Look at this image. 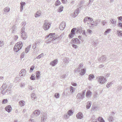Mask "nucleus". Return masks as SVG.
Here are the masks:
<instances>
[{
  "label": "nucleus",
  "instance_id": "f257e3e1",
  "mask_svg": "<svg viewBox=\"0 0 122 122\" xmlns=\"http://www.w3.org/2000/svg\"><path fill=\"white\" fill-rule=\"evenodd\" d=\"M23 46V44L21 42H18L15 45L14 48V51L15 52H17Z\"/></svg>",
  "mask_w": 122,
  "mask_h": 122
},
{
  "label": "nucleus",
  "instance_id": "f03ea898",
  "mask_svg": "<svg viewBox=\"0 0 122 122\" xmlns=\"http://www.w3.org/2000/svg\"><path fill=\"white\" fill-rule=\"evenodd\" d=\"M51 24V23L48 22V20H45L43 25V28L45 30H48L50 27Z\"/></svg>",
  "mask_w": 122,
  "mask_h": 122
},
{
  "label": "nucleus",
  "instance_id": "7ed1b4c3",
  "mask_svg": "<svg viewBox=\"0 0 122 122\" xmlns=\"http://www.w3.org/2000/svg\"><path fill=\"white\" fill-rule=\"evenodd\" d=\"M86 92V90H83L82 93H79L77 94L76 97L79 100H82L84 97L85 95Z\"/></svg>",
  "mask_w": 122,
  "mask_h": 122
},
{
  "label": "nucleus",
  "instance_id": "20e7f679",
  "mask_svg": "<svg viewBox=\"0 0 122 122\" xmlns=\"http://www.w3.org/2000/svg\"><path fill=\"white\" fill-rule=\"evenodd\" d=\"M98 81L100 83L103 84L105 83L107 81V80L104 77L102 76H101L97 77Z\"/></svg>",
  "mask_w": 122,
  "mask_h": 122
},
{
  "label": "nucleus",
  "instance_id": "39448f33",
  "mask_svg": "<svg viewBox=\"0 0 122 122\" xmlns=\"http://www.w3.org/2000/svg\"><path fill=\"white\" fill-rule=\"evenodd\" d=\"M73 112L72 110H71L68 111L67 113L65 114L63 116V117L65 119L68 118L70 116L73 115Z\"/></svg>",
  "mask_w": 122,
  "mask_h": 122
},
{
  "label": "nucleus",
  "instance_id": "423d86ee",
  "mask_svg": "<svg viewBox=\"0 0 122 122\" xmlns=\"http://www.w3.org/2000/svg\"><path fill=\"white\" fill-rule=\"evenodd\" d=\"M58 36L57 35H55V33H51L49 34L47 37H52V41H53L56 39L58 37Z\"/></svg>",
  "mask_w": 122,
  "mask_h": 122
},
{
  "label": "nucleus",
  "instance_id": "0eeeda50",
  "mask_svg": "<svg viewBox=\"0 0 122 122\" xmlns=\"http://www.w3.org/2000/svg\"><path fill=\"white\" fill-rule=\"evenodd\" d=\"M76 29V28H74L71 30V33L69 35V38H72L73 37L74 35L75 34V32Z\"/></svg>",
  "mask_w": 122,
  "mask_h": 122
},
{
  "label": "nucleus",
  "instance_id": "6e6552de",
  "mask_svg": "<svg viewBox=\"0 0 122 122\" xmlns=\"http://www.w3.org/2000/svg\"><path fill=\"white\" fill-rule=\"evenodd\" d=\"M66 23L64 21L62 22L60 25L59 29L61 30H63L65 27Z\"/></svg>",
  "mask_w": 122,
  "mask_h": 122
},
{
  "label": "nucleus",
  "instance_id": "1a4fd4ad",
  "mask_svg": "<svg viewBox=\"0 0 122 122\" xmlns=\"http://www.w3.org/2000/svg\"><path fill=\"white\" fill-rule=\"evenodd\" d=\"M26 70L24 69H22L20 72V76H24L26 75Z\"/></svg>",
  "mask_w": 122,
  "mask_h": 122
},
{
  "label": "nucleus",
  "instance_id": "9d476101",
  "mask_svg": "<svg viewBox=\"0 0 122 122\" xmlns=\"http://www.w3.org/2000/svg\"><path fill=\"white\" fill-rule=\"evenodd\" d=\"M73 43L76 44H79L80 43V41L77 38H73L72 40Z\"/></svg>",
  "mask_w": 122,
  "mask_h": 122
},
{
  "label": "nucleus",
  "instance_id": "9b49d317",
  "mask_svg": "<svg viewBox=\"0 0 122 122\" xmlns=\"http://www.w3.org/2000/svg\"><path fill=\"white\" fill-rule=\"evenodd\" d=\"M106 59V57L105 55H103L101 57L98 59V60L100 62H103L105 61Z\"/></svg>",
  "mask_w": 122,
  "mask_h": 122
},
{
  "label": "nucleus",
  "instance_id": "f8f14e48",
  "mask_svg": "<svg viewBox=\"0 0 122 122\" xmlns=\"http://www.w3.org/2000/svg\"><path fill=\"white\" fill-rule=\"evenodd\" d=\"M41 113L40 111L38 110H36L34 112V116L35 117H37Z\"/></svg>",
  "mask_w": 122,
  "mask_h": 122
},
{
  "label": "nucleus",
  "instance_id": "ddd939ff",
  "mask_svg": "<svg viewBox=\"0 0 122 122\" xmlns=\"http://www.w3.org/2000/svg\"><path fill=\"white\" fill-rule=\"evenodd\" d=\"M58 63V60L57 59H55L53 61L51 62L50 63V65L52 66H55Z\"/></svg>",
  "mask_w": 122,
  "mask_h": 122
},
{
  "label": "nucleus",
  "instance_id": "4468645a",
  "mask_svg": "<svg viewBox=\"0 0 122 122\" xmlns=\"http://www.w3.org/2000/svg\"><path fill=\"white\" fill-rule=\"evenodd\" d=\"M21 37L23 39L25 40L27 37V33L26 32L21 33Z\"/></svg>",
  "mask_w": 122,
  "mask_h": 122
},
{
  "label": "nucleus",
  "instance_id": "2eb2a0df",
  "mask_svg": "<svg viewBox=\"0 0 122 122\" xmlns=\"http://www.w3.org/2000/svg\"><path fill=\"white\" fill-rule=\"evenodd\" d=\"M5 110L9 113L12 110V108L10 105H8L5 108Z\"/></svg>",
  "mask_w": 122,
  "mask_h": 122
},
{
  "label": "nucleus",
  "instance_id": "dca6fc26",
  "mask_svg": "<svg viewBox=\"0 0 122 122\" xmlns=\"http://www.w3.org/2000/svg\"><path fill=\"white\" fill-rule=\"evenodd\" d=\"M76 117L77 118L81 119L83 117V114L81 112H79L76 114Z\"/></svg>",
  "mask_w": 122,
  "mask_h": 122
},
{
  "label": "nucleus",
  "instance_id": "f3484780",
  "mask_svg": "<svg viewBox=\"0 0 122 122\" xmlns=\"http://www.w3.org/2000/svg\"><path fill=\"white\" fill-rule=\"evenodd\" d=\"M20 11L22 12L23 9V6L25 5V2H21L20 3Z\"/></svg>",
  "mask_w": 122,
  "mask_h": 122
},
{
  "label": "nucleus",
  "instance_id": "a211bd4d",
  "mask_svg": "<svg viewBox=\"0 0 122 122\" xmlns=\"http://www.w3.org/2000/svg\"><path fill=\"white\" fill-rule=\"evenodd\" d=\"M108 119L110 122H112L114 121L115 120V118L112 116L110 115L109 116Z\"/></svg>",
  "mask_w": 122,
  "mask_h": 122
},
{
  "label": "nucleus",
  "instance_id": "6ab92c4d",
  "mask_svg": "<svg viewBox=\"0 0 122 122\" xmlns=\"http://www.w3.org/2000/svg\"><path fill=\"white\" fill-rule=\"evenodd\" d=\"M92 94V92L90 90H88L86 93V97L87 98L91 97Z\"/></svg>",
  "mask_w": 122,
  "mask_h": 122
},
{
  "label": "nucleus",
  "instance_id": "aec40b11",
  "mask_svg": "<svg viewBox=\"0 0 122 122\" xmlns=\"http://www.w3.org/2000/svg\"><path fill=\"white\" fill-rule=\"evenodd\" d=\"M86 69L84 68L82 69L80 71V74L81 75H84L86 73Z\"/></svg>",
  "mask_w": 122,
  "mask_h": 122
},
{
  "label": "nucleus",
  "instance_id": "412c9836",
  "mask_svg": "<svg viewBox=\"0 0 122 122\" xmlns=\"http://www.w3.org/2000/svg\"><path fill=\"white\" fill-rule=\"evenodd\" d=\"M12 33H14L16 31V27L15 25L12 28Z\"/></svg>",
  "mask_w": 122,
  "mask_h": 122
},
{
  "label": "nucleus",
  "instance_id": "4be33fe9",
  "mask_svg": "<svg viewBox=\"0 0 122 122\" xmlns=\"http://www.w3.org/2000/svg\"><path fill=\"white\" fill-rule=\"evenodd\" d=\"M87 104H86V108H87V109H89L90 108L91 104H92V102H89L88 101L87 103Z\"/></svg>",
  "mask_w": 122,
  "mask_h": 122
},
{
  "label": "nucleus",
  "instance_id": "5701e85b",
  "mask_svg": "<svg viewBox=\"0 0 122 122\" xmlns=\"http://www.w3.org/2000/svg\"><path fill=\"white\" fill-rule=\"evenodd\" d=\"M47 116L46 115H43L41 117V122H45L46 120Z\"/></svg>",
  "mask_w": 122,
  "mask_h": 122
},
{
  "label": "nucleus",
  "instance_id": "b1692460",
  "mask_svg": "<svg viewBox=\"0 0 122 122\" xmlns=\"http://www.w3.org/2000/svg\"><path fill=\"white\" fill-rule=\"evenodd\" d=\"M40 75V72L39 71H37L36 72V78L38 79L39 78Z\"/></svg>",
  "mask_w": 122,
  "mask_h": 122
},
{
  "label": "nucleus",
  "instance_id": "393cba45",
  "mask_svg": "<svg viewBox=\"0 0 122 122\" xmlns=\"http://www.w3.org/2000/svg\"><path fill=\"white\" fill-rule=\"evenodd\" d=\"M31 98L32 100H34L36 98V97L34 93H32L31 95Z\"/></svg>",
  "mask_w": 122,
  "mask_h": 122
},
{
  "label": "nucleus",
  "instance_id": "a878e982",
  "mask_svg": "<svg viewBox=\"0 0 122 122\" xmlns=\"http://www.w3.org/2000/svg\"><path fill=\"white\" fill-rule=\"evenodd\" d=\"M79 8H78L77 10H76L74 12V13L75 17H76L78 14L79 12Z\"/></svg>",
  "mask_w": 122,
  "mask_h": 122
},
{
  "label": "nucleus",
  "instance_id": "bb28decb",
  "mask_svg": "<svg viewBox=\"0 0 122 122\" xmlns=\"http://www.w3.org/2000/svg\"><path fill=\"white\" fill-rule=\"evenodd\" d=\"M117 34L118 36L120 37H122V31H119V30H117Z\"/></svg>",
  "mask_w": 122,
  "mask_h": 122
},
{
  "label": "nucleus",
  "instance_id": "cd10ccee",
  "mask_svg": "<svg viewBox=\"0 0 122 122\" xmlns=\"http://www.w3.org/2000/svg\"><path fill=\"white\" fill-rule=\"evenodd\" d=\"M10 10V8L8 7L4 8L3 9V10L5 12H9Z\"/></svg>",
  "mask_w": 122,
  "mask_h": 122
},
{
  "label": "nucleus",
  "instance_id": "c85d7f7f",
  "mask_svg": "<svg viewBox=\"0 0 122 122\" xmlns=\"http://www.w3.org/2000/svg\"><path fill=\"white\" fill-rule=\"evenodd\" d=\"M110 21L112 24H114L115 25L116 23V20L113 19H112L111 18L110 19Z\"/></svg>",
  "mask_w": 122,
  "mask_h": 122
},
{
  "label": "nucleus",
  "instance_id": "c756f323",
  "mask_svg": "<svg viewBox=\"0 0 122 122\" xmlns=\"http://www.w3.org/2000/svg\"><path fill=\"white\" fill-rule=\"evenodd\" d=\"M6 88V85L5 83H4L2 86L1 87L0 89H3L4 90H5Z\"/></svg>",
  "mask_w": 122,
  "mask_h": 122
},
{
  "label": "nucleus",
  "instance_id": "7c9ffc66",
  "mask_svg": "<svg viewBox=\"0 0 122 122\" xmlns=\"http://www.w3.org/2000/svg\"><path fill=\"white\" fill-rule=\"evenodd\" d=\"M111 29H108L106 30L104 33V35H107V34L110 33Z\"/></svg>",
  "mask_w": 122,
  "mask_h": 122
},
{
  "label": "nucleus",
  "instance_id": "2f4dec72",
  "mask_svg": "<svg viewBox=\"0 0 122 122\" xmlns=\"http://www.w3.org/2000/svg\"><path fill=\"white\" fill-rule=\"evenodd\" d=\"M89 79L90 80H92L94 79L95 77L94 75L93 74L90 75L89 76Z\"/></svg>",
  "mask_w": 122,
  "mask_h": 122
},
{
  "label": "nucleus",
  "instance_id": "473e14b6",
  "mask_svg": "<svg viewBox=\"0 0 122 122\" xmlns=\"http://www.w3.org/2000/svg\"><path fill=\"white\" fill-rule=\"evenodd\" d=\"M19 104L21 106H22L24 105L25 102L23 101H21L19 102Z\"/></svg>",
  "mask_w": 122,
  "mask_h": 122
},
{
  "label": "nucleus",
  "instance_id": "72a5a7b5",
  "mask_svg": "<svg viewBox=\"0 0 122 122\" xmlns=\"http://www.w3.org/2000/svg\"><path fill=\"white\" fill-rule=\"evenodd\" d=\"M75 90V88L72 86H70V91L71 93L73 92Z\"/></svg>",
  "mask_w": 122,
  "mask_h": 122
},
{
  "label": "nucleus",
  "instance_id": "f704fd0d",
  "mask_svg": "<svg viewBox=\"0 0 122 122\" xmlns=\"http://www.w3.org/2000/svg\"><path fill=\"white\" fill-rule=\"evenodd\" d=\"M50 37L46 41V43L47 44H48L51 43V41H52V37Z\"/></svg>",
  "mask_w": 122,
  "mask_h": 122
},
{
  "label": "nucleus",
  "instance_id": "c9c22d12",
  "mask_svg": "<svg viewBox=\"0 0 122 122\" xmlns=\"http://www.w3.org/2000/svg\"><path fill=\"white\" fill-rule=\"evenodd\" d=\"M63 7L61 6L58 8V11L59 12H61L63 11Z\"/></svg>",
  "mask_w": 122,
  "mask_h": 122
},
{
  "label": "nucleus",
  "instance_id": "e433bc0d",
  "mask_svg": "<svg viewBox=\"0 0 122 122\" xmlns=\"http://www.w3.org/2000/svg\"><path fill=\"white\" fill-rule=\"evenodd\" d=\"M61 4V3L60 1L58 0H57L56 2L55 5L56 6H58L60 5Z\"/></svg>",
  "mask_w": 122,
  "mask_h": 122
},
{
  "label": "nucleus",
  "instance_id": "4c0bfd02",
  "mask_svg": "<svg viewBox=\"0 0 122 122\" xmlns=\"http://www.w3.org/2000/svg\"><path fill=\"white\" fill-rule=\"evenodd\" d=\"M98 120L100 122H105L104 121L102 117H99L98 118Z\"/></svg>",
  "mask_w": 122,
  "mask_h": 122
},
{
  "label": "nucleus",
  "instance_id": "58836bf2",
  "mask_svg": "<svg viewBox=\"0 0 122 122\" xmlns=\"http://www.w3.org/2000/svg\"><path fill=\"white\" fill-rule=\"evenodd\" d=\"M98 120L100 122H105L104 121L102 117H99L98 118Z\"/></svg>",
  "mask_w": 122,
  "mask_h": 122
},
{
  "label": "nucleus",
  "instance_id": "ea45409f",
  "mask_svg": "<svg viewBox=\"0 0 122 122\" xmlns=\"http://www.w3.org/2000/svg\"><path fill=\"white\" fill-rule=\"evenodd\" d=\"M31 46V45L29 46L26 48L25 51L26 53H27L28 52Z\"/></svg>",
  "mask_w": 122,
  "mask_h": 122
},
{
  "label": "nucleus",
  "instance_id": "a19ab883",
  "mask_svg": "<svg viewBox=\"0 0 122 122\" xmlns=\"http://www.w3.org/2000/svg\"><path fill=\"white\" fill-rule=\"evenodd\" d=\"M98 24V23L97 21H93V24H91L92 26L93 25L96 26Z\"/></svg>",
  "mask_w": 122,
  "mask_h": 122
},
{
  "label": "nucleus",
  "instance_id": "79ce46f5",
  "mask_svg": "<svg viewBox=\"0 0 122 122\" xmlns=\"http://www.w3.org/2000/svg\"><path fill=\"white\" fill-rule=\"evenodd\" d=\"M41 13L39 11H37L35 15V16L36 18L38 16H39L40 15Z\"/></svg>",
  "mask_w": 122,
  "mask_h": 122
},
{
  "label": "nucleus",
  "instance_id": "37998d69",
  "mask_svg": "<svg viewBox=\"0 0 122 122\" xmlns=\"http://www.w3.org/2000/svg\"><path fill=\"white\" fill-rule=\"evenodd\" d=\"M77 32L81 33L82 32L83 30L82 28L81 27L78 28V29H77Z\"/></svg>",
  "mask_w": 122,
  "mask_h": 122
},
{
  "label": "nucleus",
  "instance_id": "c03bdc74",
  "mask_svg": "<svg viewBox=\"0 0 122 122\" xmlns=\"http://www.w3.org/2000/svg\"><path fill=\"white\" fill-rule=\"evenodd\" d=\"M35 75L33 74L30 77V79L33 80H35Z\"/></svg>",
  "mask_w": 122,
  "mask_h": 122
},
{
  "label": "nucleus",
  "instance_id": "a18cd8bd",
  "mask_svg": "<svg viewBox=\"0 0 122 122\" xmlns=\"http://www.w3.org/2000/svg\"><path fill=\"white\" fill-rule=\"evenodd\" d=\"M44 54L42 53L40 55H39L38 56L36 57V58L37 59H40L41 58L42 56H43Z\"/></svg>",
  "mask_w": 122,
  "mask_h": 122
},
{
  "label": "nucleus",
  "instance_id": "49530a36",
  "mask_svg": "<svg viewBox=\"0 0 122 122\" xmlns=\"http://www.w3.org/2000/svg\"><path fill=\"white\" fill-rule=\"evenodd\" d=\"M98 43V42L97 41H93L92 42V44L94 45H97Z\"/></svg>",
  "mask_w": 122,
  "mask_h": 122
},
{
  "label": "nucleus",
  "instance_id": "de8ad7c7",
  "mask_svg": "<svg viewBox=\"0 0 122 122\" xmlns=\"http://www.w3.org/2000/svg\"><path fill=\"white\" fill-rule=\"evenodd\" d=\"M88 18H89V17L86 16L84 18V22L85 23H86V21H88Z\"/></svg>",
  "mask_w": 122,
  "mask_h": 122
},
{
  "label": "nucleus",
  "instance_id": "09e8293b",
  "mask_svg": "<svg viewBox=\"0 0 122 122\" xmlns=\"http://www.w3.org/2000/svg\"><path fill=\"white\" fill-rule=\"evenodd\" d=\"M54 96L56 98H59V94L58 93H56L55 94Z\"/></svg>",
  "mask_w": 122,
  "mask_h": 122
},
{
  "label": "nucleus",
  "instance_id": "8fccbe9b",
  "mask_svg": "<svg viewBox=\"0 0 122 122\" xmlns=\"http://www.w3.org/2000/svg\"><path fill=\"white\" fill-rule=\"evenodd\" d=\"M35 67V66H34L33 65L30 68V71L31 72L34 69Z\"/></svg>",
  "mask_w": 122,
  "mask_h": 122
},
{
  "label": "nucleus",
  "instance_id": "3c124183",
  "mask_svg": "<svg viewBox=\"0 0 122 122\" xmlns=\"http://www.w3.org/2000/svg\"><path fill=\"white\" fill-rule=\"evenodd\" d=\"M112 84L111 82L108 83L106 85V87L108 88H109L111 86Z\"/></svg>",
  "mask_w": 122,
  "mask_h": 122
},
{
  "label": "nucleus",
  "instance_id": "603ef678",
  "mask_svg": "<svg viewBox=\"0 0 122 122\" xmlns=\"http://www.w3.org/2000/svg\"><path fill=\"white\" fill-rule=\"evenodd\" d=\"M0 90H1V93L3 95L6 93L7 92V90L6 91H5V90H4L3 89L2 90V89H1Z\"/></svg>",
  "mask_w": 122,
  "mask_h": 122
},
{
  "label": "nucleus",
  "instance_id": "864d4df0",
  "mask_svg": "<svg viewBox=\"0 0 122 122\" xmlns=\"http://www.w3.org/2000/svg\"><path fill=\"white\" fill-rule=\"evenodd\" d=\"M7 100L6 99H3L2 102V104H5L7 102Z\"/></svg>",
  "mask_w": 122,
  "mask_h": 122
},
{
  "label": "nucleus",
  "instance_id": "5fc2aeb1",
  "mask_svg": "<svg viewBox=\"0 0 122 122\" xmlns=\"http://www.w3.org/2000/svg\"><path fill=\"white\" fill-rule=\"evenodd\" d=\"M4 44V43L3 41H0V47H2Z\"/></svg>",
  "mask_w": 122,
  "mask_h": 122
},
{
  "label": "nucleus",
  "instance_id": "6e6d98bb",
  "mask_svg": "<svg viewBox=\"0 0 122 122\" xmlns=\"http://www.w3.org/2000/svg\"><path fill=\"white\" fill-rule=\"evenodd\" d=\"M80 67H79L77 69H75V72H80Z\"/></svg>",
  "mask_w": 122,
  "mask_h": 122
},
{
  "label": "nucleus",
  "instance_id": "4d7b16f0",
  "mask_svg": "<svg viewBox=\"0 0 122 122\" xmlns=\"http://www.w3.org/2000/svg\"><path fill=\"white\" fill-rule=\"evenodd\" d=\"M21 33H23L25 32V28L24 27H23L21 28Z\"/></svg>",
  "mask_w": 122,
  "mask_h": 122
},
{
  "label": "nucleus",
  "instance_id": "13d9d810",
  "mask_svg": "<svg viewBox=\"0 0 122 122\" xmlns=\"http://www.w3.org/2000/svg\"><path fill=\"white\" fill-rule=\"evenodd\" d=\"M106 24V22L105 20H103L101 24L102 25H104L105 24Z\"/></svg>",
  "mask_w": 122,
  "mask_h": 122
},
{
  "label": "nucleus",
  "instance_id": "bf43d9fd",
  "mask_svg": "<svg viewBox=\"0 0 122 122\" xmlns=\"http://www.w3.org/2000/svg\"><path fill=\"white\" fill-rule=\"evenodd\" d=\"M72 46L75 49L77 48L78 47V46H77L74 44H72Z\"/></svg>",
  "mask_w": 122,
  "mask_h": 122
},
{
  "label": "nucleus",
  "instance_id": "052dcab7",
  "mask_svg": "<svg viewBox=\"0 0 122 122\" xmlns=\"http://www.w3.org/2000/svg\"><path fill=\"white\" fill-rule=\"evenodd\" d=\"M118 20L122 22V16H120L117 17Z\"/></svg>",
  "mask_w": 122,
  "mask_h": 122
},
{
  "label": "nucleus",
  "instance_id": "680f3d73",
  "mask_svg": "<svg viewBox=\"0 0 122 122\" xmlns=\"http://www.w3.org/2000/svg\"><path fill=\"white\" fill-rule=\"evenodd\" d=\"M64 62L66 63H68V62L66 58H65L64 60Z\"/></svg>",
  "mask_w": 122,
  "mask_h": 122
},
{
  "label": "nucleus",
  "instance_id": "e2e57ef3",
  "mask_svg": "<svg viewBox=\"0 0 122 122\" xmlns=\"http://www.w3.org/2000/svg\"><path fill=\"white\" fill-rule=\"evenodd\" d=\"M85 31V30H82V32H81V33H82L83 35H84L85 36H87L86 34Z\"/></svg>",
  "mask_w": 122,
  "mask_h": 122
},
{
  "label": "nucleus",
  "instance_id": "0e129e2a",
  "mask_svg": "<svg viewBox=\"0 0 122 122\" xmlns=\"http://www.w3.org/2000/svg\"><path fill=\"white\" fill-rule=\"evenodd\" d=\"M28 88L30 90H32L33 89V87L31 86H29Z\"/></svg>",
  "mask_w": 122,
  "mask_h": 122
},
{
  "label": "nucleus",
  "instance_id": "69168bd1",
  "mask_svg": "<svg viewBox=\"0 0 122 122\" xmlns=\"http://www.w3.org/2000/svg\"><path fill=\"white\" fill-rule=\"evenodd\" d=\"M24 53L23 52L20 55V58H23L24 57Z\"/></svg>",
  "mask_w": 122,
  "mask_h": 122
},
{
  "label": "nucleus",
  "instance_id": "338daca9",
  "mask_svg": "<svg viewBox=\"0 0 122 122\" xmlns=\"http://www.w3.org/2000/svg\"><path fill=\"white\" fill-rule=\"evenodd\" d=\"M36 43H34L33 44L32 46L33 48L35 49L36 48Z\"/></svg>",
  "mask_w": 122,
  "mask_h": 122
},
{
  "label": "nucleus",
  "instance_id": "774afa93",
  "mask_svg": "<svg viewBox=\"0 0 122 122\" xmlns=\"http://www.w3.org/2000/svg\"><path fill=\"white\" fill-rule=\"evenodd\" d=\"M118 26L122 28V23H119L118 24Z\"/></svg>",
  "mask_w": 122,
  "mask_h": 122
}]
</instances>
